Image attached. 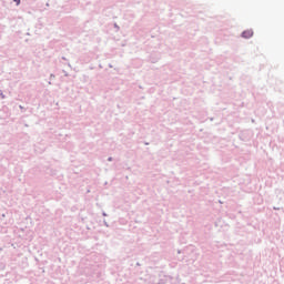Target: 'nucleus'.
Masks as SVG:
<instances>
[{"label":"nucleus","instance_id":"f257e3e1","mask_svg":"<svg viewBox=\"0 0 284 284\" xmlns=\"http://www.w3.org/2000/svg\"><path fill=\"white\" fill-rule=\"evenodd\" d=\"M253 36H254V31H252V30H246V31H244V32L242 33V37H243L244 39H252Z\"/></svg>","mask_w":284,"mask_h":284},{"label":"nucleus","instance_id":"f03ea898","mask_svg":"<svg viewBox=\"0 0 284 284\" xmlns=\"http://www.w3.org/2000/svg\"><path fill=\"white\" fill-rule=\"evenodd\" d=\"M13 1L17 2V6L21 3V0H13Z\"/></svg>","mask_w":284,"mask_h":284}]
</instances>
